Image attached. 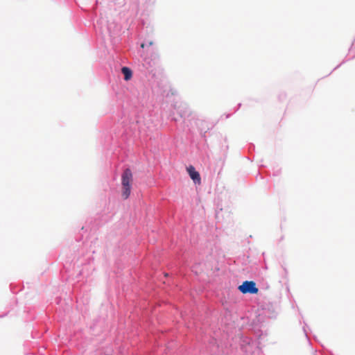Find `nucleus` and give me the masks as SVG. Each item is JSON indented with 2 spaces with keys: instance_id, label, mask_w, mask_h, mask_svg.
Wrapping results in <instances>:
<instances>
[{
  "instance_id": "7ed1b4c3",
  "label": "nucleus",
  "mask_w": 355,
  "mask_h": 355,
  "mask_svg": "<svg viewBox=\"0 0 355 355\" xmlns=\"http://www.w3.org/2000/svg\"><path fill=\"white\" fill-rule=\"evenodd\" d=\"M187 170L190 178L193 180V182L197 184H200L201 178L200 174L196 171L195 168L193 166H189L187 167Z\"/></svg>"
},
{
  "instance_id": "f03ea898",
  "label": "nucleus",
  "mask_w": 355,
  "mask_h": 355,
  "mask_svg": "<svg viewBox=\"0 0 355 355\" xmlns=\"http://www.w3.org/2000/svg\"><path fill=\"white\" fill-rule=\"evenodd\" d=\"M238 289L243 294H257L259 292V289L256 286V283L253 281H245L239 286Z\"/></svg>"
},
{
  "instance_id": "39448f33",
  "label": "nucleus",
  "mask_w": 355,
  "mask_h": 355,
  "mask_svg": "<svg viewBox=\"0 0 355 355\" xmlns=\"http://www.w3.org/2000/svg\"><path fill=\"white\" fill-rule=\"evenodd\" d=\"M211 128L207 121H201L200 123V129L201 132L206 133Z\"/></svg>"
},
{
  "instance_id": "20e7f679",
  "label": "nucleus",
  "mask_w": 355,
  "mask_h": 355,
  "mask_svg": "<svg viewBox=\"0 0 355 355\" xmlns=\"http://www.w3.org/2000/svg\"><path fill=\"white\" fill-rule=\"evenodd\" d=\"M121 71H122L123 74L124 75V79L125 80H129L131 79V78L132 76V71L128 67H123L121 69Z\"/></svg>"
},
{
  "instance_id": "f257e3e1",
  "label": "nucleus",
  "mask_w": 355,
  "mask_h": 355,
  "mask_svg": "<svg viewBox=\"0 0 355 355\" xmlns=\"http://www.w3.org/2000/svg\"><path fill=\"white\" fill-rule=\"evenodd\" d=\"M132 182V173L130 168L124 170L121 175L122 198L128 199L130 195L131 186Z\"/></svg>"
}]
</instances>
